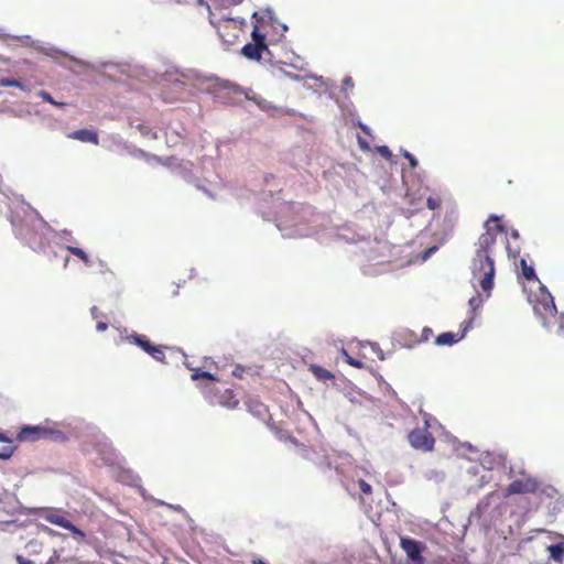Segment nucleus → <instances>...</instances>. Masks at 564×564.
Listing matches in <instances>:
<instances>
[{
  "instance_id": "1",
  "label": "nucleus",
  "mask_w": 564,
  "mask_h": 564,
  "mask_svg": "<svg viewBox=\"0 0 564 564\" xmlns=\"http://www.w3.org/2000/svg\"><path fill=\"white\" fill-rule=\"evenodd\" d=\"M485 232L480 235L476 243L475 257L471 261V274L486 293H490L494 288L495 261L492 258V248L496 245L497 235L505 231L500 224V218L490 215L486 220Z\"/></svg>"
},
{
  "instance_id": "2",
  "label": "nucleus",
  "mask_w": 564,
  "mask_h": 564,
  "mask_svg": "<svg viewBox=\"0 0 564 564\" xmlns=\"http://www.w3.org/2000/svg\"><path fill=\"white\" fill-rule=\"evenodd\" d=\"M209 22L217 30L223 42L230 45L237 42L243 26L247 24L243 19L238 20L224 17L218 20H214L212 15L209 17Z\"/></svg>"
},
{
  "instance_id": "3",
  "label": "nucleus",
  "mask_w": 564,
  "mask_h": 564,
  "mask_svg": "<svg viewBox=\"0 0 564 564\" xmlns=\"http://www.w3.org/2000/svg\"><path fill=\"white\" fill-rule=\"evenodd\" d=\"M252 42L247 43L241 48V54L250 61L259 62L263 54H270L267 44V34L261 31V28L256 24L251 32Z\"/></svg>"
},
{
  "instance_id": "4",
  "label": "nucleus",
  "mask_w": 564,
  "mask_h": 564,
  "mask_svg": "<svg viewBox=\"0 0 564 564\" xmlns=\"http://www.w3.org/2000/svg\"><path fill=\"white\" fill-rule=\"evenodd\" d=\"M529 302L532 304L534 313L543 321L547 316H555L557 312L553 296L544 286L540 288L539 294L530 295ZM543 324L545 325V322Z\"/></svg>"
},
{
  "instance_id": "5",
  "label": "nucleus",
  "mask_w": 564,
  "mask_h": 564,
  "mask_svg": "<svg viewBox=\"0 0 564 564\" xmlns=\"http://www.w3.org/2000/svg\"><path fill=\"white\" fill-rule=\"evenodd\" d=\"M429 421L425 420L423 427L413 429L408 434V441L413 448L422 452L433 451L435 445V438L429 431Z\"/></svg>"
},
{
  "instance_id": "6",
  "label": "nucleus",
  "mask_w": 564,
  "mask_h": 564,
  "mask_svg": "<svg viewBox=\"0 0 564 564\" xmlns=\"http://www.w3.org/2000/svg\"><path fill=\"white\" fill-rule=\"evenodd\" d=\"M41 517L47 521L48 523L58 525L63 529L70 531L74 535L85 538V533L74 525L65 516L62 510L57 509H43L41 512Z\"/></svg>"
},
{
  "instance_id": "7",
  "label": "nucleus",
  "mask_w": 564,
  "mask_h": 564,
  "mask_svg": "<svg viewBox=\"0 0 564 564\" xmlns=\"http://www.w3.org/2000/svg\"><path fill=\"white\" fill-rule=\"evenodd\" d=\"M540 488V481L532 476H525L511 481L506 488L505 496L535 494Z\"/></svg>"
},
{
  "instance_id": "8",
  "label": "nucleus",
  "mask_w": 564,
  "mask_h": 564,
  "mask_svg": "<svg viewBox=\"0 0 564 564\" xmlns=\"http://www.w3.org/2000/svg\"><path fill=\"white\" fill-rule=\"evenodd\" d=\"M50 431L43 426H23L17 435L19 442H35L47 437Z\"/></svg>"
},
{
  "instance_id": "9",
  "label": "nucleus",
  "mask_w": 564,
  "mask_h": 564,
  "mask_svg": "<svg viewBox=\"0 0 564 564\" xmlns=\"http://www.w3.org/2000/svg\"><path fill=\"white\" fill-rule=\"evenodd\" d=\"M401 547L405 552L406 556L416 564H423L424 558L422 557V551L423 546L420 542L409 539V538H402L401 539Z\"/></svg>"
},
{
  "instance_id": "10",
  "label": "nucleus",
  "mask_w": 564,
  "mask_h": 564,
  "mask_svg": "<svg viewBox=\"0 0 564 564\" xmlns=\"http://www.w3.org/2000/svg\"><path fill=\"white\" fill-rule=\"evenodd\" d=\"M470 326V323H468V325H466L463 329V332L460 334H455V333H443L441 335H438L436 338H435V344L437 346H452L456 343H458L460 339L464 338L468 327Z\"/></svg>"
},
{
  "instance_id": "11",
  "label": "nucleus",
  "mask_w": 564,
  "mask_h": 564,
  "mask_svg": "<svg viewBox=\"0 0 564 564\" xmlns=\"http://www.w3.org/2000/svg\"><path fill=\"white\" fill-rule=\"evenodd\" d=\"M68 138L78 140L80 142H89L93 144L99 143V138L96 131L88 129H79L68 134Z\"/></svg>"
},
{
  "instance_id": "12",
  "label": "nucleus",
  "mask_w": 564,
  "mask_h": 564,
  "mask_svg": "<svg viewBox=\"0 0 564 564\" xmlns=\"http://www.w3.org/2000/svg\"><path fill=\"white\" fill-rule=\"evenodd\" d=\"M217 403L224 408L234 410L239 405V400L234 390L226 389L219 394Z\"/></svg>"
},
{
  "instance_id": "13",
  "label": "nucleus",
  "mask_w": 564,
  "mask_h": 564,
  "mask_svg": "<svg viewBox=\"0 0 564 564\" xmlns=\"http://www.w3.org/2000/svg\"><path fill=\"white\" fill-rule=\"evenodd\" d=\"M248 411L258 417H264L268 413L267 406L257 400H249L247 402Z\"/></svg>"
},
{
  "instance_id": "14",
  "label": "nucleus",
  "mask_w": 564,
  "mask_h": 564,
  "mask_svg": "<svg viewBox=\"0 0 564 564\" xmlns=\"http://www.w3.org/2000/svg\"><path fill=\"white\" fill-rule=\"evenodd\" d=\"M310 371L314 375V377L317 380L321 381L333 380L335 378V376L329 370L317 365H311Z\"/></svg>"
},
{
  "instance_id": "15",
  "label": "nucleus",
  "mask_w": 564,
  "mask_h": 564,
  "mask_svg": "<svg viewBox=\"0 0 564 564\" xmlns=\"http://www.w3.org/2000/svg\"><path fill=\"white\" fill-rule=\"evenodd\" d=\"M547 551L550 553V558L557 563H562L564 561V543L552 544L547 546Z\"/></svg>"
},
{
  "instance_id": "16",
  "label": "nucleus",
  "mask_w": 564,
  "mask_h": 564,
  "mask_svg": "<svg viewBox=\"0 0 564 564\" xmlns=\"http://www.w3.org/2000/svg\"><path fill=\"white\" fill-rule=\"evenodd\" d=\"M128 340L139 346L145 352L152 345L150 340L143 335H131L128 337Z\"/></svg>"
},
{
  "instance_id": "17",
  "label": "nucleus",
  "mask_w": 564,
  "mask_h": 564,
  "mask_svg": "<svg viewBox=\"0 0 564 564\" xmlns=\"http://www.w3.org/2000/svg\"><path fill=\"white\" fill-rule=\"evenodd\" d=\"M164 348L165 347L163 346L151 345V347L147 350V354H149L156 361L165 362Z\"/></svg>"
},
{
  "instance_id": "18",
  "label": "nucleus",
  "mask_w": 564,
  "mask_h": 564,
  "mask_svg": "<svg viewBox=\"0 0 564 564\" xmlns=\"http://www.w3.org/2000/svg\"><path fill=\"white\" fill-rule=\"evenodd\" d=\"M521 273L527 280H535V271L532 265L528 264L525 259H520Z\"/></svg>"
},
{
  "instance_id": "19",
  "label": "nucleus",
  "mask_w": 564,
  "mask_h": 564,
  "mask_svg": "<svg viewBox=\"0 0 564 564\" xmlns=\"http://www.w3.org/2000/svg\"><path fill=\"white\" fill-rule=\"evenodd\" d=\"M66 250H68L72 254L76 256L78 259H80L86 265L91 264V260L89 259L88 254L80 248L67 246Z\"/></svg>"
},
{
  "instance_id": "20",
  "label": "nucleus",
  "mask_w": 564,
  "mask_h": 564,
  "mask_svg": "<svg viewBox=\"0 0 564 564\" xmlns=\"http://www.w3.org/2000/svg\"><path fill=\"white\" fill-rule=\"evenodd\" d=\"M191 378L194 381H197L199 379H207V380H212V381H218V379L213 373H210L208 371H202L200 369H194Z\"/></svg>"
},
{
  "instance_id": "21",
  "label": "nucleus",
  "mask_w": 564,
  "mask_h": 564,
  "mask_svg": "<svg viewBox=\"0 0 564 564\" xmlns=\"http://www.w3.org/2000/svg\"><path fill=\"white\" fill-rule=\"evenodd\" d=\"M442 203H443V199H442V197L438 194L431 195L426 199V206L431 210H435V209L441 208Z\"/></svg>"
},
{
  "instance_id": "22",
  "label": "nucleus",
  "mask_w": 564,
  "mask_h": 564,
  "mask_svg": "<svg viewBox=\"0 0 564 564\" xmlns=\"http://www.w3.org/2000/svg\"><path fill=\"white\" fill-rule=\"evenodd\" d=\"M0 86L2 87H18L20 89H23L24 86L21 82L13 79V78H1L0 79Z\"/></svg>"
},
{
  "instance_id": "23",
  "label": "nucleus",
  "mask_w": 564,
  "mask_h": 564,
  "mask_svg": "<svg viewBox=\"0 0 564 564\" xmlns=\"http://www.w3.org/2000/svg\"><path fill=\"white\" fill-rule=\"evenodd\" d=\"M431 336H433V330H432V328H430V327H424V328L422 329V333H421V335H420V338H415V339L413 340V344H421V343H425V341H427V340L431 338Z\"/></svg>"
},
{
  "instance_id": "24",
  "label": "nucleus",
  "mask_w": 564,
  "mask_h": 564,
  "mask_svg": "<svg viewBox=\"0 0 564 564\" xmlns=\"http://www.w3.org/2000/svg\"><path fill=\"white\" fill-rule=\"evenodd\" d=\"M17 447L15 446H6V447H2L0 449V459L2 460H7V459H10L14 452H15Z\"/></svg>"
},
{
  "instance_id": "25",
  "label": "nucleus",
  "mask_w": 564,
  "mask_h": 564,
  "mask_svg": "<svg viewBox=\"0 0 564 564\" xmlns=\"http://www.w3.org/2000/svg\"><path fill=\"white\" fill-rule=\"evenodd\" d=\"M358 485H359V488H360V490H361V492H362V494H365V495H371V492H372V488H371V486H370L366 480L360 479V480L358 481Z\"/></svg>"
},
{
  "instance_id": "26",
  "label": "nucleus",
  "mask_w": 564,
  "mask_h": 564,
  "mask_svg": "<svg viewBox=\"0 0 564 564\" xmlns=\"http://www.w3.org/2000/svg\"><path fill=\"white\" fill-rule=\"evenodd\" d=\"M415 338H420V336H419V335H416L413 330L405 329V330L403 332V339H408V340H409V343H410L411 345H414V344H413V340H414Z\"/></svg>"
},
{
  "instance_id": "27",
  "label": "nucleus",
  "mask_w": 564,
  "mask_h": 564,
  "mask_svg": "<svg viewBox=\"0 0 564 564\" xmlns=\"http://www.w3.org/2000/svg\"><path fill=\"white\" fill-rule=\"evenodd\" d=\"M403 156L409 160L410 166L415 169L419 164L417 160L408 151H403Z\"/></svg>"
},
{
  "instance_id": "28",
  "label": "nucleus",
  "mask_w": 564,
  "mask_h": 564,
  "mask_svg": "<svg viewBox=\"0 0 564 564\" xmlns=\"http://www.w3.org/2000/svg\"><path fill=\"white\" fill-rule=\"evenodd\" d=\"M346 360H347V362H348L350 366H352V367H355V368H358V369L362 368V362H361V361L356 360V359H354L352 357H350V356H348V355H347V359H346Z\"/></svg>"
},
{
  "instance_id": "29",
  "label": "nucleus",
  "mask_w": 564,
  "mask_h": 564,
  "mask_svg": "<svg viewBox=\"0 0 564 564\" xmlns=\"http://www.w3.org/2000/svg\"><path fill=\"white\" fill-rule=\"evenodd\" d=\"M481 304V300L478 296H473L469 300V305L475 311Z\"/></svg>"
},
{
  "instance_id": "30",
  "label": "nucleus",
  "mask_w": 564,
  "mask_h": 564,
  "mask_svg": "<svg viewBox=\"0 0 564 564\" xmlns=\"http://www.w3.org/2000/svg\"><path fill=\"white\" fill-rule=\"evenodd\" d=\"M556 332L558 335H564V314L558 317V326Z\"/></svg>"
},
{
  "instance_id": "31",
  "label": "nucleus",
  "mask_w": 564,
  "mask_h": 564,
  "mask_svg": "<svg viewBox=\"0 0 564 564\" xmlns=\"http://www.w3.org/2000/svg\"><path fill=\"white\" fill-rule=\"evenodd\" d=\"M108 328V324L105 322V321H98L97 319V324H96V329L98 332H104Z\"/></svg>"
},
{
  "instance_id": "32",
  "label": "nucleus",
  "mask_w": 564,
  "mask_h": 564,
  "mask_svg": "<svg viewBox=\"0 0 564 564\" xmlns=\"http://www.w3.org/2000/svg\"><path fill=\"white\" fill-rule=\"evenodd\" d=\"M379 152L381 153V155H383L384 158L389 159L391 156V151L389 150L388 147L383 145V147H380L379 148Z\"/></svg>"
},
{
  "instance_id": "33",
  "label": "nucleus",
  "mask_w": 564,
  "mask_h": 564,
  "mask_svg": "<svg viewBox=\"0 0 564 564\" xmlns=\"http://www.w3.org/2000/svg\"><path fill=\"white\" fill-rule=\"evenodd\" d=\"M41 96H42V98H43L44 100H46V101H48V102H51V104H53V105H56V106L58 105V104H57V102L52 98V96H51L50 94H47V93H45V91H42V93H41Z\"/></svg>"
},
{
  "instance_id": "34",
  "label": "nucleus",
  "mask_w": 564,
  "mask_h": 564,
  "mask_svg": "<svg viewBox=\"0 0 564 564\" xmlns=\"http://www.w3.org/2000/svg\"><path fill=\"white\" fill-rule=\"evenodd\" d=\"M58 561H59V554L57 553V551H54L53 555L48 558L46 564H55Z\"/></svg>"
},
{
  "instance_id": "35",
  "label": "nucleus",
  "mask_w": 564,
  "mask_h": 564,
  "mask_svg": "<svg viewBox=\"0 0 564 564\" xmlns=\"http://www.w3.org/2000/svg\"><path fill=\"white\" fill-rule=\"evenodd\" d=\"M17 562L19 564H35L33 561L26 560L22 555H17Z\"/></svg>"
},
{
  "instance_id": "36",
  "label": "nucleus",
  "mask_w": 564,
  "mask_h": 564,
  "mask_svg": "<svg viewBox=\"0 0 564 564\" xmlns=\"http://www.w3.org/2000/svg\"><path fill=\"white\" fill-rule=\"evenodd\" d=\"M0 442L1 443H11L12 440L6 433L0 431Z\"/></svg>"
},
{
  "instance_id": "37",
  "label": "nucleus",
  "mask_w": 564,
  "mask_h": 564,
  "mask_svg": "<svg viewBox=\"0 0 564 564\" xmlns=\"http://www.w3.org/2000/svg\"><path fill=\"white\" fill-rule=\"evenodd\" d=\"M90 312H91V315H93L94 319H98V317H99V315H98L99 314L98 307L97 306H93Z\"/></svg>"
},
{
  "instance_id": "38",
  "label": "nucleus",
  "mask_w": 564,
  "mask_h": 564,
  "mask_svg": "<svg viewBox=\"0 0 564 564\" xmlns=\"http://www.w3.org/2000/svg\"><path fill=\"white\" fill-rule=\"evenodd\" d=\"M242 369L240 367H237L234 371H232V375L236 376V377H241V373H242Z\"/></svg>"
},
{
  "instance_id": "39",
  "label": "nucleus",
  "mask_w": 564,
  "mask_h": 564,
  "mask_svg": "<svg viewBox=\"0 0 564 564\" xmlns=\"http://www.w3.org/2000/svg\"><path fill=\"white\" fill-rule=\"evenodd\" d=\"M44 531L47 532L50 535H56L57 532H55L53 529L48 527H44Z\"/></svg>"
},
{
  "instance_id": "40",
  "label": "nucleus",
  "mask_w": 564,
  "mask_h": 564,
  "mask_svg": "<svg viewBox=\"0 0 564 564\" xmlns=\"http://www.w3.org/2000/svg\"><path fill=\"white\" fill-rule=\"evenodd\" d=\"M288 76L293 80H299L300 76L297 74H288Z\"/></svg>"
},
{
  "instance_id": "41",
  "label": "nucleus",
  "mask_w": 564,
  "mask_h": 564,
  "mask_svg": "<svg viewBox=\"0 0 564 564\" xmlns=\"http://www.w3.org/2000/svg\"><path fill=\"white\" fill-rule=\"evenodd\" d=\"M253 564H265V562L262 560H257V561H253Z\"/></svg>"
}]
</instances>
